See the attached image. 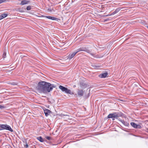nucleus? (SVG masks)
Returning a JSON list of instances; mask_svg holds the SVG:
<instances>
[{
	"label": "nucleus",
	"instance_id": "obj_1",
	"mask_svg": "<svg viewBox=\"0 0 148 148\" xmlns=\"http://www.w3.org/2000/svg\"><path fill=\"white\" fill-rule=\"evenodd\" d=\"M54 87L53 85L44 81H41L38 83L36 89L39 93H47L51 91Z\"/></svg>",
	"mask_w": 148,
	"mask_h": 148
},
{
	"label": "nucleus",
	"instance_id": "obj_2",
	"mask_svg": "<svg viewBox=\"0 0 148 148\" xmlns=\"http://www.w3.org/2000/svg\"><path fill=\"white\" fill-rule=\"evenodd\" d=\"M59 88L62 92H64L66 93L70 94V95H73L74 94L73 92H71L70 90L68 89L67 88H65L62 86H60Z\"/></svg>",
	"mask_w": 148,
	"mask_h": 148
},
{
	"label": "nucleus",
	"instance_id": "obj_3",
	"mask_svg": "<svg viewBox=\"0 0 148 148\" xmlns=\"http://www.w3.org/2000/svg\"><path fill=\"white\" fill-rule=\"evenodd\" d=\"M0 127L1 129V130L5 129L9 130L11 132L13 131V130L11 128V127L9 125H0Z\"/></svg>",
	"mask_w": 148,
	"mask_h": 148
},
{
	"label": "nucleus",
	"instance_id": "obj_4",
	"mask_svg": "<svg viewBox=\"0 0 148 148\" xmlns=\"http://www.w3.org/2000/svg\"><path fill=\"white\" fill-rule=\"evenodd\" d=\"M113 117V120H114L115 119H117L118 117L121 116V115L117 112H114L112 113Z\"/></svg>",
	"mask_w": 148,
	"mask_h": 148
},
{
	"label": "nucleus",
	"instance_id": "obj_5",
	"mask_svg": "<svg viewBox=\"0 0 148 148\" xmlns=\"http://www.w3.org/2000/svg\"><path fill=\"white\" fill-rule=\"evenodd\" d=\"M77 53L76 51L73 52L72 53H70L68 56L67 59L69 60L71 59Z\"/></svg>",
	"mask_w": 148,
	"mask_h": 148
},
{
	"label": "nucleus",
	"instance_id": "obj_6",
	"mask_svg": "<svg viewBox=\"0 0 148 148\" xmlns=\"http://www.w3.org/2000/svg\"><path fill=\"white\" fill-rule=\"evenodd\" d=\"M120 9H120V8H116V10L114 12H113L111 14H108V15H107L106 16H111L112 15H113L117 13H118L120 10Z\"/></svg>",
	"mask_w": 148,
	"mask_h": 148
},
{
	"label": "nucleus",
	"instance_id": "obj_7",
	"mask_svg": "<svg viewBox=\"0 0 148 148\" xmlns=\"http://www.w3.org/2000/svg\"><path fill=\"white\" fill-rule=\"evenodd\" d=\"M86 51V48L85 47H81L78 49H77L76 50V52L77 53L78 52L80 51Z\"/></svg>",
	"mask_w": 148,
	"mask_h": 148
},
{
	"label": "nucleus",
	"instance_id": "obj_8",
	"mask_svg": "<svg viewBox=\"0 0 148 148\" xmlns=\"http://www.w3.org/2000/svg\"><path fill=\"white\" fill-rule=\"evenodd\" d=\"M29 2V1H27L26 0H22L21 3H20V4L23 5L26 4H27Z\"/></svg>",
	"mask_w": 148,
	"mask_h": 148
},
{
	"label": "nucleus",
	"instance_id": "obj_9",
	"mask_svg": "<svg viewBox=\"0 0 148 148\" xmlns=\"http://www.w3.org/2000/svg\"><path fill=\"white\" fill-rule=\"evenodd\" d=\"M44 112L46 116H49V114L51 112V111L47 109H46L44 110Z\"/></svg>",
	"mask_w": 148,
	"mask_h": 148
},
{
	"label": "nucleus",
	"instance_id": "obj_10",
	"mask_svg": "<svg viewBox=\"0 0 148 148\" xmlns=\"http://www.w3.org/2000/svg\"><path fill=\"white\" fill-rule=\"evenodd\" d=\"M108 74L107 73H105L99 75V77L101 78H105L107 77Z\"/></svg>",
	"mask_w": 148,
	"mask_h": 148
},
{
	"label": "nucleus",
	"instance_id": "obj_11",
	"mask_svg": "<svg viewBox=\"0 0 148 148\" xmlns=\"http://www.w3.org/2000/svg\"><path fill=\"white\" fill-rule=\"evenodd\" d=\"M119 121L125 126H129V123L124 120H119Z\"/></svg>",
	"mask_w": 148,
	"mask_h": 148
},
{
	"label": "nucleus",
	"instance_id": "obj_12",
	"mask_svg": "<svg viewBox=\"0 0 148 148\" xmlns=\"http://www.w3.org/2000/svg\"><path fill=\"white\" fill-rule=\"evenodd\" d=\"M43 16L46 17L49 19L52 20H57L58 19V18H56L50 16Z\"/></svg>",
	"mask_w": 148,
	"mask_h": 148
},
{
	"label": "nucleus",
	"instance_id": "obj_13",
	"mask_svg": "<svg viewBox=\"0 0 148 148\" xmlns=\"http://www.w3.org/2000/svg\"><path fill=\"white\" fill-rule=\"evenodd\" d=\"M84 93V92L82 90H79L78 91L77 94L78 95L80 96H83Z\"/></svg>",
	"mask_w": 148,
	"mask_h": 148
},
{
	"label": "nucleus",
	"instance_id": "obj_14",
	"mask_svg": "<svg viewBox=\"0 0 148 148\" xmlns=\"http://www.w3.org/2000/svg\"><path fill=\"white\" fill-rule=\"evenodd\" d=\"M8 15L7 14H3L0 16V20L6 17Z\"/></svg>",
	"mask_w": 148,
	"mask_h": 148
},
{
	"label": "nucleus",
	"instance_id": "obj_15",
	"mask_svg": "<svg viewBox=\"0 0 148 148\" xmlns=\"http://www.w3.org/2000/svg\"><path fill=\"white\" fill-rule=\"evenodd\" d=\"M131 125L134 128H136L137 124H136L134 122H131L130 123Z\"/></svg>",
	"mask_w": 148,
	"mask_h": 148
},
{
	"label": "nucleus",
	"instance_id": "obj_16",
	"mask_svg": "<svg viewBox=\"0 0 148 148\" xmlns=\"http://www.w3.org/2000/svg\"><path fill=\"white\" fill-rule=\"evenodd\" d=\"M37 138L40 142H42L44 141L43 139L42 138L41 136L38 137Z\"/></svg>",
	"mask_w": 148,
	"mask_h": 148
},
{
	"label": "nucleus",
	"instance_id": "obj_17",
	"mask_svg": "<svg viewBox=\"0 0 148 148\" xmlns=\"http://www.w3.org/2000/svg\"><path fill=\"white\" fill-rule=\"evenodd\" d=\"M64 119H69V116L67 115H64Z\"/></svg>",
	"mask_w": 148,
	"mask_h": 148
},
{
	"label": "nucleus",
	"instance_id": "obj_18",
	"mask_svg": "<svg viewBox=\"0 0 148 148\" xmlns=\"http://www.w3.org/2000/svg\"><path fill=\"white\" fill-rule=\"evenodd\" d=\"M92 67H93V68H94L95 69H97V68H98L99 67V66L97 65H95V64L92 65Z\"/></svg>",
	"mask_w": 148,
	"mask_h": 148
},
{
	"label": "nucleus",
	"instance_id": "obj_19",
	"mask_svg": "<svg viewBox=\"0 0 148 148\" xmlns=\"http://www.w3.org/2000/svg\"><path fill=\"white\" fill-rule=\"evenodd\" d=\"M108 118H112L113 119V117L112 116V113L109 114L108 116Z\"/></svg>",
	"mask_w": 148,
	"mask_h": 148
},
{
	"label": "nucleus",
	"instance_id": "obj_20",
	"mask_svg": "<svg viewBox=\"0 0 148 148\" xmlns=\"http://www.w3.org/2000/svg\"><path fill=\"white\" fill-rule=\"evenodd\" d=\"M26 9L28 10H29L31 9V7L30 6H28L26 8Z\"/></svg>",
	"mask_w": 148,
	"mask_h": 148
},
{
	"label": "nucleus",
	"instance_id": "obj_21",
	"mask_svg": "<svg viewBox=\"0 0 148 148\" xmlns=\"http://www.w3.org/2000/svg\"><path fill=\"white\" fill-rule=\"evenodd\" d=\"M6 56V53L5 52H4L3 55V58H5Z\"/></svg>",
	"mask_w": 148,
	"mask_h": 148
},
{
	"label": "nucleus",
	"instance_id": "obj_22",
	"mask_svg": "<svg viewBox=\"0 0 148 148\" xmlns=\"http://www.w3.org/2000/svg\"><path fill=\"white\" fill-rule=\"evenodd\" d=\"M141 128V126L139 125H137L136 128L140 129Z\"/></svg>",
	"mask_w": 148,
	"mask_h": 148
},
{
	"label": "nucleus",
	"instance_id": "obj_23",
	"mask_svg": "<svg viewBox=\"0 0 148 148\" xmlns=\"http://www.w3.org/2000/svg\"><path fill=\"white\" fill-rule=\"evenodd\" d=\"M7 0H0V4L6 1Z\"/></svg>",
	"mask_w": 148,
	"mask_h": 148
},
{
	"label": "nucleus",
	"instance_id": "obj_24",
	"mask_svg": "<svg viewBox=\"0 0 148 148\" xmlns=\"http://www.w3.org/2000/svg\"><path fill=\"white\" fill-rule=\"evenodd\" d=\"M46 138L48 140H50L51 139V138L50 137L48 136H46Z\"/></svg>",
	"mask_w": 148,
	"mask_h": 148
},
{
	"label": "nucleus",
	"instance_id": "obj_25",
	"mask_svg": "<svg viewBox=\"0 0 148 148\" xmlns=\"http://www.w3.org/2000/svg\"><path fill=\"white\" fill-rule=\"evenodd\" d=\"M5 108V107L4 106L0 105V109H2L4 108Z\"/></svg>",
	"mask_w": 148,
	"mask_h": 148
},
{
	"label": "nucleus",
	"instance_id": "obj_26",
	"mask_svg": "<svg viewBox=\"0 0 148 148\" xmlns=\"http://www.w3.org/2000/svg\"><path fill=\"white\" fill-rule=\"evenodd\" d=\"M28 146L27 144H26L25 146V147L26 148Z\"/></svg>",
	"mask_w": 148,
	"mask_h": 148
},
{
	"label": "nucleus",
	"instance_id": "obj_27",
	"mask_svg": "<svg viewBox=\"0 0 148 148\" xmlns=\"http://www.w3.org/2000/svg\"><path fill=\"white\" fill-rule=\"evenodd\" d=\"M91 55L92 56H94V54H93L92 53H90Z\"/></svg>",
	"mask_w": 148,
	"mask_h": 148
},
{
	"label": "nucleus",
	"instance_id": "obj_28",
	"mask_svg": "<svg viewBox=\"0 0 148 148\" xmlns=\"http://www.w3.org/2000/svg\"><path fill=\"white\" fill-rule=\"evenodd\" d=\"M147 27H148V26Z\"/></svg>",
	"mask_w": 148,
	"mask_h": 148
}]
</instances>
